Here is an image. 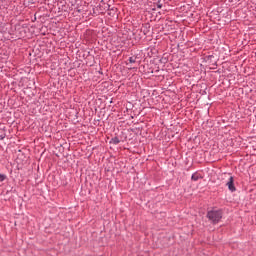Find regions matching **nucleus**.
Masks as SVG:
<instances>
[{"mask_svg": "<svg viewBox=\"0 0 256 256\" xmlns=\"http://www.w3.org/2000/svg\"><path fill=\"white\" fill-rule=\"evenodd\" d=\"M207 218L215 224L219 223L221 219H223V214L219 210H211L208 211Z\"/></svg>", "mask_w": 256, "mask_h": 256, "instance_id": "nucleus-1", "label": "nucleus"}, {"mask_svg": "<svg viewBox=\"0 0 256 256\" xmlns=\"http://www.w3.org/2000/svg\"><path fill=\"white\" fill-rule=\"evenodd\" d=\"M226 187H228L231 193H235L237 191V188L235 187V178L233 176L229 177L228 181L226 182Z\"/></svg>", "mask_w": 256, "mask_h": 256, "instance_id": "nucleus-2", "label": "nucleus"}, {"mask_svg": "<svg viewBox=\"0 0 256 256\" xmlns=\"http://www.w3.org/2000/svg\"><path fill=\"white\" fill-rule=\"evenodd\" d=\"M199 179H203V176H201V174H199L197 172L192 174V176H191L192 181H199Z\"/></svg>", "mask_w": 256, "mask_h": 256, "instance_id": "nucleus-3", "label": "nucleus"}, {"mask_svg": "<svg viewBox=\"0 0 256 256\" xmlns=\"http://www.w3.org/2000/svg\"><path fill=\"white\" fill-rule=\"evenodd\" d=\"M110 143H112L113 145H119V143H121V140H119L118 137H113V138L110 140Z\"/></svg>", "mask_w": 256, "mask_h": 256, "instance_id": "nucleus-4", "label": "nucleus"}, {"mask_svg": "<svg viewBox=\"0 0 256 256\" xmlns=\"http://www.w3.org/2000/svg\"><path fill=\"white\" fill-rule=\"evenodd\" d=\"M7 179V176L5 174H0V183H3Z\"/></svg>", "mask_w": 256, "mask_h": 256, "instance_id": "nucleus-5", "label": "nucleus"}, {"mask_svg": "<svg viewBox=\"0 0 256 256\" xmlns=\"http://www.w3.org/2000/svg\"><path fill=\"white\" fill-rule=\"evenodd\" d=\"M128 61H129V63H135L137 60H136L135 57H130V58L128 59Z\"/></svg>", "mask_w": 256, "mask_h": 256, "instance_id": "nucleus-6", "label": "nucleus"}, {"mask_svg": "<svg viewBox=\"0 0 256 256\" xmlns=\"http://www.w3.org/2000/svg\"><path fill=\"white\" fill-rule=\"evenodd\" d=\"M163 7V4H157V9H161Z\"/></svg>", "mask_w": 256, "mask_h": 256, "instance_id": "nucleus-7", "label": "nucleus"}, {"mask_svg": "<svg viewBox=\"0 0 256 256\" xmlns=\"http://www.w3.org/2000/svg\"><path fill=\"white\" fill-rule=\"evenodd\" d=\"M77 13H81V9L77 8L76 9Z\"/></svg>", "mask_w": 256, "mask_h": 256, "instance_id": "nucleus-8", "label": "nucleus"}, {"mask_svg": "<svg viewBox=\"0 0 256 256\" xmlns=\"http://www.w3.org/2000/svg\"><path fill=\"white\" fill-rule=\"evenodd\" d=\"M1 137V139H3V136H0Z\"/></svg>", "mask_w": 256, "mask_h": 256, "instance_id": "nucleus-9", "label": "nucleus"}]
</instances>
